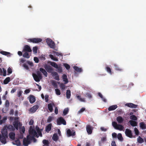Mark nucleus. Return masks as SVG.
Returning a JSON list of instances; mask_svg holds the SVG:
<instances>
[{
    "label": "nucleus",
    "mask_w": 146,
    "mask_h": 146,
    "mask_svg": "<svg viewBox=\"0 0 146 146\" xmlns=\"http://www.w3.org/2000/svg\"><path fill=\"white\" fill-rule=\"evenodd\" d=\"M1 133H0V141L3 143L5 144L7 142L6 139L8 138L7 130L4 128L2 130Z\"/></svg>",
    "instance_id": "f257e3e1"
},
{
    "label": "nucleus",
    "mask_w": 146,
    "mask_h": 146,
    "mask_svg": "<svg viewBox=\"0 0 146 146\" xmlns=\"http://www.w3.org/2000/svg\"><path fill=\"white\" fill-rule=\"evenodd\" d=\"M42 41V40L41 39L39 38H29L27 40L28 42L35 43H38Z\"/></svg>",
    "instance_id": "f03ea898"
},
{
    "label": "nucleus",
    "mask_w": 146,
    "mask_h": 146,
    "mask_svg": "<svg viewBox=\"0 0 146 146\" xmlns=\"http://www.w3.org/2000/svg\"><path fill=\"white\" fill-rule=\"evenodd\" d=\"M32 127L30 126V129L29 130V134L32 136L35 137H38V135L37 133L35 130V129H32Z\"/></svg>",
    "instance_id": "7ed1b4c3"
},
{
    "label": "nucleus",
    "mask_w": 146,
    "mask_h": 146,
    "mask_svg": "<svg viewBox=\"0 0 146 146\" xmlns=\"http://www.w3.org/2000/svg\"><path fill=\"white\" fill-rule=\"evenodd\" d=\"M46 42L48 45L49 47L52 48H54L55 47V44L54 42L51 39L47 38Z\"/></svg>",
    "instance_id": "20e7f679"
},
{
    "label": "nucleus",
    "mask_w": 146,
    "mask_h": 146,
    "mask_svg": "<svg viewBox=\"0 0 146 146\" xmlns=\"http://www.w3.org/2000/svg\"><path fill=\"white\" fill-rule=\"evenodd\" d=\"M57 123L58 125H60L63 124L64 125H66V122L62 117H60L58 118L57 120Z\"/></svg>",
    "instance_id": "39448f33"
},
{
    "label": "nucleus",
    "mask_w": 146,
    "mask_h": 146,
    "mask_svg": "<svg viewBox=\"0 0 146 146\" xmlns=\"http://www.w3.org/2000/svg\"><path fill=\"white\" fill-rule=\"evenodd\" d=\"M13 125L14 128H15L17 130L18 129V127H21L22 124L20 122H19L18 121H15L13 123Z\"/></svg>",
    "instance_id": "423d86ee"
},
{
    "label": "nucleus",
    "mask_w": 146,
    "mask_h": 146,
    "mask_svg": "<svg viewBox=\"0 0 146 146\" xmlns=\"http://www.w3.org/2000/svg\"><path fill=\"white\" fill-rule=\"evenodd\" d=\"M125 133L126 135L128 137L131 138L132 137V133L130 130L128 129H126Z\"/></svg>",
    "instance_id": "0eeeda50"
},
{
    "label": "nucleus",
    "mask_w": 146,
    "mask_h": 146,
    "mask_svg": "<svg viewBox=\"0 0 146 146\" xmlns=\"http://www.w3.org/2000/svg\"><path fill=\"white\" fill-rule=\"evenodd\" d=\"M38 107H39L38 105H35L29 110V111L31 113H34L38 108Z\"/></svg>",
    "instance_id": "6e6552de"
},
{
    "label": "nucleus",
    "mask_w": 146,
    "mask_h": 146,
    "mask_svg": "<svg viewBox=\"0 0 146 146\" xmlns=\"http://www.w3.org/2000/svg\"><path fill=\"white\" fill-rule=\"evenodd\" d=\"M51 74L52 76L56 80L59 81L60 80L59 76L58 73L55 72H51Z\"/></svg>",
    "instance_id": "1a4fd4ad"
},
{
    "label": "nucleus",
    "mask_w": 146,
    "mask_h": 146,
    "mask_svg": "<svg viewBox=\"0 0 146 146\" xmlns=\"http://www.w3.org/2000/svg\"><path fill=\"white\" fill-rule=\"evenodd\" d=\"M93 127L90 125H88L86 127V130L88 134H91L92 132Z\"/></svg>",
    "instance_id": "9d476101"
},
{
    "label": "nucleus",
    "mask_w": 146,
    "mask_h": 146,
    "mask_svg": "<svg viewBox=\"0 0 146 146\" xmlns=\"http://www.w3.org/2000/svg\"><path fill=\"white\" fill-rule=\"evenodd\" d=\"M44 68L49 73H51L53 70V69L52 67L47 65H45L44 66Z\"/></svg>",
    "instance_id": "9b49d317"
},
{
    "label": "nucleus",
    "mask_w": 146,
    "mask_h": 146,
    "mask_svg": "<svg viewBox=\"0 0 146 146\" xmlns=\"http://www.w3.org/2000/svg\"><path fill=\"white\" fill-rule=\"evenodd\" d=\"M23 51L30 52L32 51V50L30 46L26 45L24 46Z\"/></svg>",
    "instance_id": "f8f14e48"
},
{
    "label": "nucleus",
    "mask_w": 146,
    "mask_h": 146,
    "mask_svg": "<svg viewBox=\"0 0 146 146\" xmlns=\"http://www.w3.org/2000/svg\"><path fill=\"white\" fill-rule=\"evenodd\" d=\"M5 128L9 130L10 131H14L15 130V128L11 124L9 125L8 126H5L4 128Z\"/></svg>",
    "instance_id": "ddd939ff"
},
{
    "label": "nucleus",
    "mask_w": 146,
    "mask_h": 146,
    "mask_svg": "<svg viewBox=\"0 0 146 146\" xmlns=\"http://www.w3.org/2000/svg\"><path fill=\"white\" fill-rule=\"evenodd\" d=\"M31 143V141L27 140L25 137L23 139V144L24 146H28Z\"/></svg>",
    "instance_id": "4468645a"
},
{
    "label": "nucleus",
    "mask_w": 146,
    "mask_h": 146,
    "mask_svg": "<svg viewBox=\"0 0 146 146\" xmlns=\"http://www.w3.org/2000/svg\"><path fill=\"white\" fill-rule=\"evenodd\" d=\"M52 126V124L50 123L48 125L46 126L45 128V130L46 132L49 133L51 130Z\"/></svg>",
    "instance_id": "2eb2a0df"
},
{
    "label": "nucleus",
    "mask_w": 146,
    "mask_h": 146,
    "mask_svg": "<svg viewBox=\"0 0 146 146\" xmlns=\"http://www.w3.org/2000/svg\"><path fill=\"white\" fill-rule=\"evenodd\" d=\"M125 106L129 107L132 108H136L137 106V105L131 103H127L125 104Z\"/></svg>",
    "instance_id": "dca6fc26"
},
{
    "label": "nucleus",
    "mask_w": 146,
    "mask_h": 146,
    "mask_svg": "<svg viewBox=\"0 0 146 146\" xmlns=\"http://www.w3.org/2000/svg\"><path fill=\"white\" fill-rule=\"evenodd\" d=\"M54 105H55L53 103H50L48 104V108L50 112H52V111L53 110V106H54Z\"/></svg>",
    "instance_id": "f3484780"
},
{
    "label": "nucleus",
    "mask_w": 146,
    "mask_h": 146,
    "mask_svg": "<svg viewBox=\"0 0 146 146\" xmlns=\"http://www.w3.org/2000/svg\"><path fill=\"white\" fill-rule=\"evenodd\" d=\"M29 101L31 103L33 104L35 101V97L32 95H30L29 96Z\"/></svg>",
    "instance_id": "a211bd4d"
},
{
    "label": "nucleus",
    "mask_w": 146,
    "mask_h": 146,
    "mask_svg": "<svg viewBox=\"0 0 146 146\" xmlns=\"http://www.w3.org/2000/svg\"><path fill=\"white\" fill-rule=\"evenodd\" d=\"M33 76L35 81L36 82H39L41 79L37 76V74H33Z\"/></svg>",
    "instance_id": "6ab92c4d"
},
{
    "label": "nucleus",
    "mask_w": 146,
    "mask_h": 146,
    "mask_svg": "<svg viewBox=\"0 0 146 146\" xmlns=\"http://www.w3.org/2000/svg\"><path fill=\"white\" fill-rule=\"evenodd\" d=\"M116 120L118 123H121L123 122L124 119L122 117L119 116L117 117Z\"/></svg>",
    "instance_id": "aec40b11"
},
{
    "label": "nucleus",
    "mask_w": 146,
    "mask_h": 146,
    "mask_svg": "<svg viewBox=\"0 0 146 146\" xmlns=\"http://www.w3.org/2000/svg\"><path fill=\"white\" fill-rule=\"evenodd\" d=\"M67 134L68 137L74 136L75 135V132L72 133L70 129H68L67 131Z\"/></svg>",
    "instance_id": "412c9836"
},
{
    "label": "nucleus",
    "mask_w": 146,
    "mask_h": 146,
    "mask_svg": "<svg viewBox=\"0 0 146 146\" xmlns=\"http://www.w3.org/2000/svg\"><path fill=\"white\" fill-rule=\"evenodd\" d=\"M117 108V105H112L109 107L108 108V110L109 111L113 110L116 109Z\"/></svg>",
    "instance_id": "4be33fe9"
},
{
    "label": "nucleus",
    "mask_w": 146,
    "mask_h": 146,
    "mask_svg": "<svg viewBox=\"0 0 146 146\" xmlns=\"http://www.w3.org/2000/svg\"><path fill=\"white\" fill-rule=\"evenodd\" d=\"M0 53L3 55L9 56H11L10 55L11 54L9 52L2 51H0Z\"/></svg>",
    "instance_id": "5701e85b"
},
{
    "label": "nucleus",
    "mask_w": 146,
    "mask_h": 146,
    "mask_svg": "<svg viewBox=\"0 0 146 146\" xmlns=\"http://www.w3.org/2000/svg\"><path fill=\"white\" fill-rule=\"evenodd\" d=\"M63 81L65 82V84H67L68 82V80L67 76L65 74H63L62 76Z\"/></svg>",
    "instance_id": "b1692460"
},
{
    "label": "nucleus",
    "mask_w": 146,
    "mask_h": 146,
    "mask_svg": "<svg viewBox=\"0 0 146 146\" xmlns=\"http://www.w3.org/2000/svg\"><path fill=\"white\" fill-rule=\"evenodd\" d=\"M40 70L46 77L47 76V73L45 70L41 68H40Z\"/></svg>",
    "instance_id": "393cba45"
},
{
    "label": "nucleus",
    "mask_w": 146,
    "mask_h": 146,
    "mask_svg": "<svg viewBox=\"0 0 146 146\" xmlns=\"http://www.w3.org/2000/svg\"><path fill=\"white\" fill-rule=\"evenodd\" d=\"M15 134L13 132H10L9 134V138L13 140L15 139Z\"/></svg>",
    "instance_id": "a878e982"
},
{
    "label": "nucleus",
    "mask_w": 146,
    "mask_h": 146,
    "mask_svg": "<svg viewBox=\"0 0 146 146\" xmlns=\"http://www.w3.org/2000/svg\"><path fill=\"white\" fill-rule=\"evenodd\" d=\"M129 122L131 125L133 126H136L137 125V123L135 121L131 120L129 121Z\"/></svg>",
    "instance_id": "bb28decb"
},
{
    "label": "nucleus",
    "mask_w": 146,
    "mask_h": 146,
    "mask_svg": "<svg viewBox=\"0 0 146 146\" xmlns=\"http://www.w3.org/2000/svg\"><path fill=\"white\" fill-rule=\"evenodd\" d=\"M73 68L76 71L78 72H81L82 71V69L81 68H79L78 66H74V67Z\"/></svg>",
    "instance_id": "cd10ccee"
},
{
    "label": "nucleus",
    "mask_w": 146,
    "mask_h": 146,
    "mask_svg": "<svg viewBox=\"0 0 146 146\" xmlns=\"http://www.w3.org/2000/svg\"><path fill=\"white\" fill-rule=\"evenodd\" d=\"M26 139L28 140L31 141L33 139L36 140V139L34 137L31 135L30 134L29 135H27Z\"/></svg>",
    "instance_id": "c85d7f7f"
},
{
    "label": "nucleus",
    "mask_w": 146,
    "mask_h": 146,
    "mask_svg": "<svg viewBox=\"0 0 146 146\" xmlns=\"http://www.w3.org/2000/svg\"><path fill=\"white\" fill-rule=\"evenodd\" d=\"M114 68L115 70L118 71H121L122 70V69L119 67L116 64H114Z\"/></svg>",
    "instance_id": "c756f323"
},
{
    "label": "nucleus",
    "mask_w": 146,
    "mask_h": 146,
    "mask_svg": "<svg viewBox=\"0 0 146 146\" xmlns=\"http://www.w3.org/2000/svg\"><path fill=\"white\" fill-rule=\"evenodd\" d=\"M139 125L140 127L142 129H146V125L143 122H141Z\"/></svg>",
    "instance_id": "7c9ffc66"
},
{
    "label": "nucleus",
    "mask_w": 146,
    "mask_h": 146,
    "mask_svg": "<svg viewBox=\"0 0 146 146\" xmlns=\"http://www.w3.org/2000/svg\"><path fill=\"white\" fill-rule=\"evenodd\" d=\"M52 139L53 140L55 141H56L58 140V137L56 133H54L53 134Z\"/></svg>",
    "instance_id": "2f4dec72"
},
{
    "label": "nucleus",
    "mask_w": 146,
    "mask_h": 146,
    "mask_svg": "<svg viewBox=\"0 0 146 146\" xmlns=\"http://www.w3.org/2000/svg\"><path fill=\"white\" fill-rule=\"evenodd\" d=\"M105 69L106 71L111 74H112V71L111 68L108 66H107L105 67Z\"/></svg>",
    "instance_id": "473e14b6"
},
{
    "label": "nucleus",
    "mask_w": 146,
    "mask_h": 146,
    "mask_svg": "<svg viewBox=\"0 0 146 146\" xmlns=\"http://www.w3.org/2000/svg\"><path fill=\"white\" fill-rule=\"evenodd\" d=\"M50 64L52 66L55 68H58V65L57 64L54 62H50Z\"/></svg>",
    "instance_id": "72a5a7b5"
},
{
    "label": "nucleus",
    "mask_w": 146,
    "mask_h": 146,
    "mask_svg": "<svg viewBox=\"0 0 146 146\" xmlns=\"http://www.w3.org/2000/svg\"><path fill=\"white\" fill-rule=\"evenodd\" d=\"M124 127L123 125H121L118 124L117 127L115 129L120 131H122Z\"/></svg>",
    "instance_id": "f704fd0d"
},
{
    "label": "nucleus",
    "mask_w": 146,
    "mask_h": 146,
    "mask_svg": "<svg viewBox=\"0 0 146 146\" xmlns=\"http://www.w3.org/2000/svg\"><path fill=\"white\" fill-rule=\"evenodd\" d=\"M71 96V92L69 90H67L66 92V98L68 99H69Z\"/></svg>",
    "instance_id": "c9c22d12"
},
{
    "label": "nucleus",
    "mask_w": 146,
    "mask_h": 146,
    "mask_svg": "<svg viewBox=\"0 0 146 146\" xmlns=\"http://www.w3.org/2000/svg\"><path fill=\"white\" fill-rule=\"evenodd\" d=\"M10 78L9 77H8L5 79L3 83L4 84H7L10 81Z\"/></svg>",
    "instance_id": "e433bc0d"
},
{
    "label": "nucleus",
    "mask_w": 146,
    "mask_h": 146,
    "mask_svg": "<svg viewBox=\"0 0 146 146\" xmlns=\"http://www.w3.org/2000/svg\"><path fill=\"white\" fill-rule=\"evenodd\" d=\"M117 138L121 141H122L123 140V138L122 137V135L121 133H118L117 135Z\"/></svg>",
    "instance_id": "4c0bfd02"
},
{
    "label": "nucleus",
    "mask_w": 146,
    "mask_h": 146,
    "mask_svg": "<svg viewBox=\"0 0 146 146\" xmlns=\"http://www.w3.org/2000/svg\"><path fill=\"white\" fill-rule=\"evenodd\" d=\"M43 144L44 145L43 146H48L49 144V142L48 140L46 139H44L42 141Z\"/></svg>",
    "instance_id": "58836bf2"
},
{
    "label": "nucleus",
    "mask_w": 146,
    "mask_h": 146,
    "mask_svg": "<svg viewBox=\"0 0 146 146\" xmlns=\"http://www.w3.org/2000/svg\"><path fill=\"white\" fill-rule=\"evenodd\" d=\"M7 119V117H4L3 118L0 120V125H1L3 123H4L5 122V121Z\"/></svg>",
    "instance_id": "ea45409f"
},
{
    "label": "nucleus",
    "mask_w": 146,
    "mask_h": 146,
    "mask_svg": "<svg viewBox=\"0 0 146 146\" xmlns=\"http://www.w3.org/2000/svg\"><path fill=\"white\" fill-rule=\"evenodd\" d=\"M130 119L133 120H134L135 121L137 120V117L134 115H132L130 116Z\"/></svg>",
    "instance_id": "a19ab883"
},
{
    "label": "nucleus",
    "mask_w": 146,
    "mask_h": 146,
    "mask_svg": "<svg viewBox=\"0 0 146 146\" xmlns=\"http://www.w3.org/2000/svg\"><path fill=\"white\" fill-rule=\"evenodd\" d=\"M23 56L25 58H30V56L27 52H25L23 55Z\"/></svg>",
    "instance_id": "79ce46f5"
},
{
    "label": "nucleus",
    "mask_w": 146,
    "mask_h": 146,
    "mask_svg": "<svg viewBox=\"0 0 146 146\" xmlns=\"http://www.w3.org/2000/svg\"><path fill=\"white\" fill-rule=\"evenodd\" d=\"M77 98L81 102H85L86 100L84 98H81L80 96H77Z\"/></svg>",
    "instance_id": "37998d69"
},
{
    "label": "nucleus",
    "mask_w": 146,
    "mask_h": 146,
    "mask_svg": "<svg viewBox=\"0 0 146 146\" xmlns=\"http://www.w3.org/2000/svg\"><path fill=\"white\" fill-rule=\"evenodd\" d=\"M68 108H65L63 111V113L64 115H66L68 112Z\"/></svg>",
    "instance_id": "c03bdc74"
},
{
    "label": "nucleus",
    "mask_w": 146,
    "mask_h": 146,
    "mask_svg": "<svg viewBox=\"0 0 146 146\" xmlns=\"http://www.w3.org/2000/svg\"><path fill=\"white\" fill-rule=\"evenodd\" d=\"M137 141L138 142L140 143H141L143 142V139L140 136H139V138L137 139Z\"/></svg>",
    "instance_id": "a18cd8bd"
},
{
    "label": "nucleus",
    "mask_w": 146,
    "mask_h": 146,
    "mask_svg": "<svg viewBox=\"0 0 146 146\" xmlns=\"http://www.w3.org/2000/svg\"><path fill=\"white\" fill-rule=\"evenodd\" d=\"M85 95L86 97H88L90 99L92 98V96L91 95L90 93H87Z\"/></svg>",
    "instance_id": "49530a36"
},
{
    "label": "nucleus",
    "mask_w": 146,
    "mask_h": 146,
    "mask_svg": "<svg viewBox=\"0 0 146 146\" xmlns=\"http://www.w3.org/2000/svg\"><path fill=\"white\" fill-rule=\"evenodd\" d=\"M53 117L51 116H49L48 117V118L47 120V122L48 123H50L52 120Z\"/></svg>",
    "instance_id": "de8ad7c7"
},
{
    "label": "nucleus",
    "mask_w": 146,
    "mask_h": 146,
    "mask_svg": "<svg viewBox=\"0 0 146 146\" xmlns=\"http://www.w3.org/2000/svg\"><path fill=\"white\" fill-rule=\"evenodd\" d=\"M52 85L54 86L55 88H57V85L56 83V82L54 80H53L52 82Z\"/></svg>",
    "instance_id": "09e8293b"
},
{
    "label": "nucleus",
    "mask_w": 146,
    "mask_h": 146,
    "mask_svg": "<svg viewBox=\"0 0 146 146\" xmlns=\"http://www.w3.org/2000/svg\"><path fill=\"white\" fill-rule=\"evenodd\" d=\"M118 124H117V123L115 121H113L112 122V125L116 129L117 127Z\"/></svg>",
    "instance_id": "8fccbe9b"
},
{
    "label": "nucleus",
    "mask_w": 146,
    "mask_h": 146,
    "mask_svg": "<svg viewBox=\"0 0 146 146\" xmlns=\"http://www.w3.org/2000/svg\"><path fill=\"white\" fill-rule=\"evenodd\" d=\"M33 52L35 54L37 53V48L36 46L33 47Z\"/></svg>",
    "instance_id": "3c124183"
},
{
    "label": "nucleus",
    "mask_w": 146,
    "mask_h": 146,
    "mask_svg": "<svg viewBox=\"0 0 146 146\" xmlns=\"http://www.w3.org/2000/svg\"><path fill=\"white\" fill-rule=\"evenodd\" d=\"M56 94L58 95H59L61 93L60 90L58 89H55Z\"/></svg>",
    "instance_id": "603ef678"
},
{
    "label": "nucleus",
    "mask_w": 146,
    "mask_h": 146,
    "mask_svg": "<svg viewBox=\"0 0 146 146\" xmlns=\"http://www.w3.org/2000/svg\"><path fill=\"white\" fill-rule=\"evenodd\" d=\"M64 66L67 70H69L70 68V66L67 63L64 64Z\"/></svg>",
    "instance_id": "864d4df0"
},
{
    "label": "nucleus",
    "mask_w": 146,
    "mask_h": 146,
    "mask_svg": "<svg viewBox=\"0 0 146 146\" xmlns=\"http://www.w3.org/2000/svg\"><path fill=\"white\" fill-rule=\"evenodd\" d=\"M12 72V70L10 67H9L7 69L8 75H9Z\"/></svg>",
    "instance_id": "5fc2aeb1"
},
{
    "label": "nucleus",
    "mask_w": 146,
    "mask_h": 146,
    "mask_svg": "<svg viewBox=\"0 0 146 146\" xmlns=\"http://www.w3.org/2000/svg\"><path fill=\"white\" fill-rule=\"evenodd\" d=\"M37 76L39 77V78L40 79H42V76L41 73L39 71H38L37 72Z\"/></svg>",
    "instance_id": "6e6d98bb"
},
{
    "label": "nucleus",
    "mask_w": 146,
    "mask_h": 146,
    "mask_svg": "<svg viewBox=\"0 0 146 146\" xmlns=\"http://www.w3.org/2000/svg\"><path fill=\"white\" fill-rule=\"evenodd\" d=\"M135 133L136 135H138L139 134V131L136 127H135L134 129Z\"/></svg>",
    "instance_id": "4d7b16f0"
},
{
    "label": "nucleus",
    "mask_w": 146,
    "mask_h": 146,
    "mask_svg": "<svg viewBox=\"0 0 146 146\" xmlns=\"http://www.w3.org/2000/svg\"><path fill=\"white\" fill-rule=\"evenodd\" d=\"M23 92V91L21 90H20L19 92H18L17 94V96L18 97H20L22 95V94Z\"/></svg>",
    "instance_id": "13d9d810"
},
{
    "label": "nucleus",
    "mask_w": 146,
    "mask_h": 146,
    "mask_svg": "<svg viewBox=\"0 0 146 146\" xmlns=\"http://www.w3.org/2000/svg\"><path fill=\"white\" fill-rule=\"evenodd\" d=\"M85 110V108H82L80 110L78 111V113H80L84 111Z\"/></svg>",
    "instance_id": "bf43d9fd"
},
{
    "label": "nucleus",
    "mask_w": 146,
    "mask_h": 146,
    "mask_svg": "<svg viewBox=\"0 0 146 146\" xmlns=\"http://www.w3.org/2000/svg\"><path fill=\"white\" fill-rule=\"evenodd\" d=\"M9 105V101L7 100L6 101L5 103V106L7 107H8Z\"/></svg>",
    "instance_id": "052dcab7"
},
{
    "label": "nucleus",
    "mask_w": 146,
    "mask_h": 146,
    "mask_svg": "<svg viewBox=\"0 0 146 146\" xmlns=\"http://www.w3.org/2000/svg\"><path fill=\"white\" fill-rule=\"evenodd\" d=\"M37 133H38V134L40 135V136L41 137L42 136V135L41 133V132L40 130L38 128V129H37Z\"/></svg>",
    "instance_id": "680f3d73"
},
{
    "label": "nucleus",
    "mask_w": 146,
    "mask_h": 146,
    "mask_svg": "<svg viewBox=\"0 0 146 146\" xmlns=\"http://www.w3.org/2000/svg\"><path fill=\"white\" fill-rule=\"evenodd\" d=\"M23 66L27 70H28L29 68L28 66L25 63L23 64Z\"/></svg>",
    "instance_id": "e2e57ef3"
},
{
    "label": "nucleus",
    "mask_w": 146,
    "mask_h": 146,
    "mask_svg": "<svg viewBox=\"0 0 146 146\" xmlns=\"http://www.w3.org/2000/svg\"><path fill=\"white\" fill-rule=\"evenodd\" d=\"M34 60L36 63H38L39 62V60L37 57H35L34 58Z\"/></svg>",
    "instance_id": "0e129e2a"
},
{
    "label": "nucleus",
    "mask_w": 146,
    "mask_h": 146,
    "mask_svg": "<svg viewBox=\"0 0 146 146\" xmlns=\"http://www.w3.org/2000/svg\"><path fill=\"white\" fill-rule=\"evenodd\" d=\"M48 97L49 96L48 95H46L45 96V100L46 102H48Z\"/></svg>",
    "instance_id": "69168bd1"
},
{
    "label": "nucleus",
    "mask_w": 146,
    "mask_h": 146,
    "mask_svg": "<svg viewBox=\"0 0 146 146\" xmlns=\"http://www.w3.org/2000/svg\"><path fill=\"white\" fill-rule=\"evenodd\" d=\"M60 87L62 89H64L65 88V86L64 85L63 83H61L60 85Z\"/></svg>",
    "instance_id": "338daca9"
},
{
    "label": "nucleus",
    "mask_w": 146,
    "mask_h": 146,
    "mask_svg": "<svg viewBox=\"0 0 146 146\" xmlns=\"http://www.w3.org/2000/svg\"><path fill=\"white\" fill-rule=\"evenodd\" d=\"M34 121L33 120L31 119L29 122V124L30 125H33Z\"/></svg>",
    "instance_id": "774afa93"
}]
</instances>
